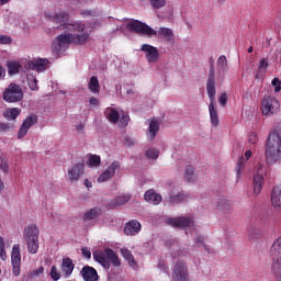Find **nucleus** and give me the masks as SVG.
I'll return each mask as SVG.
<instances>
[{
	"instance_id": "obj_61",
	"label": "nucleus",
	"mask_w": 281,
	"mask_h": 281,
	"mask_svg": "<svg viewBox=\"0 0 281 281\" xmlns=\"http://www.w3.org/2000/svg\"><path fill=\"white\" fill-rule=\"evenodd\" d=\"M90 104L91 106H98V104H100V101H98L97 98H90Z\"/></svg>"
},
{
	"instance_id": "obj_60",
	"label": "nucleus",
	"mask_w": 281,
	"mask_h": 281,
	"mask_svg": "<svg viewBox=\"0 0 281 281\" xmlns=\"http://www.w3.org/2000/svg\"><path fill=\"white\" fill-rule=\"evenodd\" d=\"M89 1L91 0H75L76 5L81 4V5H88Z\"/></svg>"
},
{
	"instance_id": "obj_19",
	"label": "nucleus",
	"mask_w": 281,
	"mask_h": 281,
	"mask_svg": "<svg viewBox=\"0 0 281 281\" xmlns=\"http://www.w3.org/2000/svg\"><path fill=\"white\" fill-rule=\"evenodd\" d=\"M81 277L85 281H98V270L90 266H85L80 271Z\"/></svg>"
},
{
	"instance_id": "obj_7",
	"label": "nucleus",
	"mask_w": 281,
	"mask_h": 281,
	"mask_svg": "<svg viewBox=\"0 0 281 281\" xmlns=\"http://www.w3.org/2000/svg\"><path fill=\"white\" fill-rule=\"evenodd\" d=\"M272 258L271 272L276 281H281V236L272 244L270 248Z\"/></svg>"
},
{
	"instance_id": "obj_35",
	"label": "nucleus",
	"mask_w": 281,
	"mask_h": 281,
	"mask_svg": "<svg viewBox=\"0 0 281 281\" xmlns=\"http://www.w3.org/2000/svg\"><path fill=\"white\" fill-rule=\"evenodd\" d=\"M88 89L91 91V93L100 92V81L98 80V77L93 76L90 78Z\"/></svg>"
},
{
	"instance_id": "obj_54",
	"label": "nucleus",
	"mask_w": 281,
	"mask_h": 281,
	"mask_svg": "<svg viewBox=\"0 0 281 281\" xmlns=\"http://www.w3.org/2000/svg\"><path fill=\"white\" fill-rule=\"evenodd\" d=\"M210 63H211V66H210V70H209V78L207 80H210V75L212 74V70H213V80L214 82H216V79H215V71H214V58H210Z\"/></svg>"
},
{
	"instance_id": "obj_13",
	"label": "nucleus",
	"mask_w": 281,
	"mask_h": 281,
	"mask_svg": "<svg viewBox=\"0 0 281 281\" xmlns=\"http://www.w3.org/2000/svg\"><path fill=\"white\" fill-rule=\"evenodd\" d=\"M140 52L145 54L147 63L155 64L159 61V49L150 44H143Z\"/></svg>"
},
{
	"instance_id": "obj_5",
	"label": "nucleus",
	"mask_w": 281,
	"mask_h": 281,
	"mask_svg": "<svg viewBox=\"0 0 281 281\" xmlns=\"http://www.w3.org/2000/svg\"><path fill=\"white\" fill-rule=\"evenodd\" d=\"M92 256L93 260L101 265L105 271L111 269V265H113V267H120V265H122L120 257L111 248H105L104 250H95Z\"/></svg>"
},
{
	"instance_id": "obj_22",
	"label": "nucleus",
	"mask_w": 281,
	"mask_h": 281,
	"mask_svg": "<svg viewBox=\"0 0 281 281\" xmlns=\"http://www.w3.org/2000/svg\"><path fill=\"white\" fill-rule=\"evenodd\" d=\"M74 261L71 258H64L61 261V272L64 273L65 278H71V273H74L75 269Z\"/></svg>"
},
{
	"instance_id": "obj_16",
	"label": "nucleus",
	"mask_w": 281,
	"mask_h": 281,
	"mask_svg": "<svg viewBox=\"0 0 281 281\" xmlns=\"http://www.w3.org/2000/svg\"><path fill=\"white\" fill-rule=\"evenodd\" d=\"M85 175V164H75L68 169L69 181H78Z\"/></svg>"
},
{
	"instance_id": "obj_40",
	"label": "nucleus",
	"mask_w": 281,
	"mask_h": 281,
	"mask_svg": "<svg viewBox=\"0 0 281 281\" xmlns=\"http://www.w3.org/2000/svg\"><path fill=\"white\" fill-rule=\"evenodd\" d=\"M30 254H38V239H26Z\"/></svg>"
},
{
	"instance_id": "obj_30",
	"label": "nucleus",
	"mask_w": 281,
	"mask_h": 281,
	"mask_svg": "<svg viewBox=\"0 0 281 281\" xmlns=\"http://www.w3.org/2000/svg\"><path fill=\"white\" fill-rule=\"evenodd\" d=\"M271 201L273 207H281V186L273 188Z\"/></svg>"
},
{
	"instance_id": "obj_17",
	"label": "nucleus",
	"mask_w": 281,
	"mask_h": 281,
	"mask_svg": "<svg viewBox=\"0 0 281 281\" xmlns=\"http://www.w3.org/2000/svg\"><path fill=\"white\" fill-rule=\"evenodd\" d=\"M36 122H37L36 115L27 116L20 127L19 135H18L19 139L26 136L27 131H30V127L34 126V124H36Z\"/></svg>"
},
{
	"instance_id": "obj_34",
	"label": "nucleus",
	"mask_w": 281,
	"mask_h": 281,
	"mask_svg": "<svg viewBox=\"0 0 281 281\" xmlns=\"http://www.w3.org/2000/svg\"><path fill=\"white\" fill-rule=\"evenodd\" d=\"M9 76H16L21 71V63L19 61H8L7 63Z\"/></svg>"
},
{
	"instance_id": "obj_53",
	"label": "nucleus",
	"mask_w": 281,
	"mask_h": 281,
	"mask_svg": "<svg viewBox=\"0 0 281 281\" xmlns=\"http://www.w3.org/2000/svg\"><path fill=\"white\" fill-rule=\"evenodd\" d=\"M45 273V268L40 267L38 269L34 270L31 276L32 278H38V276H43Z\"/></svg>"
},
{
	"instance_id": "obj_4",
	"label": "nucleus",
	"mask_w": 281,
	"mask_h": 281,
	"mask_svg": "<svg viewBox=\"0 0 281 281\" xmlns=\"http://www.w3.org/2000/svg\"><path fill=\"white\" fill-rule=\"evenodd\" d=\"M168 225H171V227H178L180 229H186L187 236L191 234V236H195V247H203V249L211 254L210 247L205 245V238L201 235H199V229L194 226V222L192 221V217H172L167 220Z\"/></svg>"
},
{
	"instance_id": "obj_12",
	"label": "nucleus",
	"mask_w": 281,
	"mask_h": 281,
	"mask_svg": "<svg viewBox=\"0 0 281 281\" xmlns=\"http://www.w3.org/2000/svg\"><path fill=\"white\" fill-rule=\"evenodd\" d=\"M217 72H216V80L217 82H224L225 76H227V71H229V65L227 63V57L225 55H221L217 58Z\"/></svg>"
},
{
	"instance_id": "obj_59",
	"label": "nucleus",
	"mask_w": 281,
	"mask_h": 281,
	"mask_svg": "<svg viewBox=\"0 0 281 281\" xmlns=\"http://www.w3.org/2000/svg\"><path fill=\"white\" fill-rule=\"evenodd\" d=\"M81 14H87L88 16H98L100 13L95 11H85V12H81Z\"/></svg>"
},
{
	"instance_id": "obj_39",
	"label": "nucleus",
	"mask_w": 281,
	"mask_h": 281,
	"mask_svg": "<svg viewBox=\"0 0 281 281\" xmlns=\"http://www.w3.org/2000/svg\"><path fill=\"white\" fill-rule=\"evenodd\" d=\"M26 80L31 91H38V80L36 77H34V75H27Z\"/></svg>"
},
{
	"instance_id": "obj_45",
	"label": "nucleus",
	"mask_w": 281,
	"mask_h": 281,
	"mask_svg": "<svg viewBox=\"0 0 281 281\" xmlns=\"http://www.w3.org/2000/svg\"><path fill=\"white\" fill-rule=\"evenodd\" d=\"M146 157L148 159H157L159 157V150H157L155 148H149L146 151Z\"/></svg>"
},
{
	"instance_id": "obj_9",
	"label": "nucleus",
	"mask_w": 281,
	"mask_h": 281,
	"mask_svg": "<svg viewBox=\"0 0 281 281\" xmlns=\"http://www.w3.org/2000/svg\"><path fill=\"white\" fill-rule=\"evenodd\" d=\"M280 109V102L276 98L266 97L261 101V113L262 115H273Z\"/></svg>"
},
{
	"instance_id": "obj_64",
	"label": "nucleus",
	"mask_w": 281,
	"mask_h": 281,
	"mask_svg": "<svg viewBox=\"0 0 281 281\" xmlns=\"http://www.w3.org/2000/svg\"><path fill=\"white\" fill-rule=\"evenodd\" d=\"M245 158H246V161H249V159H251V150L250 149L246 150Z\"/></svg>"
},
{
	"instance_id": "obj_49",
	"label": "nucleus",
	"mask_w": 281,
	"mask_h": 281,
	"mask_svg": "<svg viewBox=\"0 0 281 281\" xmlns=\"http://www.w3.org/2000/svg\"><path fill=\"white\" fill-rule=\"evenodd\" d=\"M12 265V273L15 278L21 276V263H11Z\"/></svg>"
},
{
	"instance_id": "obj_24",
	"label": "nucleus",
	"mask_w": 281,
	"mask_h": 281,
	"mask_svg": "<svg viewBox=\"0 0 281 281\" xmlns=\"http://www.w3.org/2000/svg\"><path fill=\"white\" fill-rule=\"evenodd\" d=\"M144 198L147 203H151L153 205H159L162 201L161 194L155 192V190L146 191Z\"/></svg>"
},
{
	"instance_id": "obj_51",
	"label": "nucleus",
	"mask_w": 281,
	"mask_h": 281,
	"mask_svg": "<svg viewBox=\"0 0 281 281\" xmlns=\"http://www.w3.org/2000/svg\"><path fill=\"white\" fill-rule=\"evenodd\" d=\"M12 43V37L9 35H0V45H10Z\"/></svg>"
},
{
	"instance_id": "obj_32",
	"label": "nucleus",
	"mask_w": 281,
	"mask_h": 281,
	"mask_svg": "<svg viewBox=\"0 0 281 281\" xmlns=\"http://www.w3.org/2000/svg\"><path fill=\"white\" fill-rule=\"evenodd\" d=\"M21 263V245L14 244L11 250V265Z\"/></svg>"
},
{
	"instance_id": "obj_10",
	"label": "nucleus",
	"mask_w": 281,
	"mask_h": 281,
	"mask_svg": "<svg viewBox=\"0 0 281 281\" xmlns=\"http://www.w3.org/2000/svg\"><path fill=\"white\" fill-rule=\"evenodd\" d=\"M267 175V167L265 165H258L254 177V192L258 194L262 191V183H265V177Z\"/></svg>"
},
{
	"instance_id": "obj_29",
	"label": "nucleus",
	"mask_w": 281,
	"mask_h": 281,
	"mask_svg": "<svg viewBox=\"0 0 281 281\" xmlns=\"http://www.w3.org/2000/svg\"><path fill=\"white\" fill-rule=\"evenodd\" d=\"M26 240H36L38 239V227L36 225H31L25 229L24 233Z\"/></svg>"
},
{
	"instance_id": "obj_43",
	"label": "nucleus",
	"mask_w": 281,
	"mask_h": 281,
	"mask_svg": "<svg viewBox=\"0 0 281 281\" xmlns=\"http://www.w3.org/2000/svg\"><path fill=\"white\" fill-rule=\"evenodd\" d=\"M0 258L5 261L8 260V252H5V241L3 237L0 236Z\"/></svg>"
},
{
	"instance_id": "obj_55",
	"label": "nucleus",
	"mask_w": 281,
	"mask_h": 281,
	"mask_svg": "<svg viewBox=\"0 0 281 281\" xmlns=\"http://www.w3.org/2000/svg\"><path fill=\"white\" fill-rule=\"evenodd\" d=\"M81 252L83 258H87L88 260L91 259V249H89L88 247H83L81 249Z\"/></svg>"
},
{
	"instance_id": "obj_50",
	"label": "nucleus",
	"mask_w": 281,
	"mask_h": 281,
	"mask_svg": "<svg viewBox=\"0 0 281 281\" xmlns=\"http://www.w3.org/2000/svg\"><path fill=\"white\" fill-rule=\"evenodd\" d=\"M248 142L249 144H251L252 146L255 144H258V134L256 132H251L248 136Z\"/></svg>"
},
{
	"instance_id": "obj_63",
	"label": "nucleus",
	"mask_w": 281,
	"mask_h": 281,
	"mask_svg": "<svg viewBox=\"0 0 281 281\" xmlns=\"http://www.w3.org/2000/svg\"><path fill=\"white\" fill-rule=\"evenodd\" d=\"M5 78V68H3V66L0 65V80Z\"/></svg>"
},
{
	"instance_id": "obj_3",
	"label": "nucleus",
	"mask_w": 281,
	"mask_h": 281,
	"mask_svg": "<svg viewBox=\"0 0 281 281\" xmlns=\"http://www.w3.org/2000/svg\"><path fill=\"white\" fill-rule=\"evenodd\" d=\"M266 164H281V123L270 132L266 144Z\"/></svg>"
},
{
	"instance_id": "obj_15",
	"label": "nucleus",
	"mask_w": 281,
	"mask_h": 281,
	"mask_svg": "<svg viewBox=\"0 0 281 281\" xmlns=\"http://www.w3.org/2000/svg\"><path fill=\"white\" fill-rule=\"evenodd\" d=\"M167 247L171 249L172 258H181V256H188V254H190L186 248H179V243L176 239H169L167 241Z\"/></svg>"
},
{
	"instance_id": "obj_31",
	"label": "nucleus",
	"mask_w": 281,
	"mask_h": 281,
	"mask_svg": "<svg viewBox=\"0 0 281 281\" xmlns=\"http://www.w3.org/2000/svg\"><path fill=\"white\" fill-rule=\"evenodd\" d=\"M100 164H102V158L95 154H89L87 156V166L89 168H99Z\"/></svg>"
},
{
	"instance_id": "obj_38",
	"label": "nucleus",
	"mask_w": 281,
	"mask_h": 281,
	"mask_svg": "<svg viewBox=\"0 0 281 281\" xmlns=\"http://www.w3.org/2000/svg\"><path fill=\"white\" fill-rule=\"evenodd\" d=\"M245 166H246V161L245 158H239L235 168L236 171V179H240V177H243V172H245Z\"/></svg>"
},
{
	"instance_id": "obj_25",
	"label": "nucleus",
	"mask_w": 281,
	"mask_h": 281,
	"mask_svg": "<svg viewBox=\"0 0 281 281\" xmlns=\"http://www.w3.org/2000/svg\"><path fill=\"white\" fill-rule=\"evenodd\" d=\"M157 133H159V120L153 119L149 122V127L147 131V139L149 142H153V139H155V137H157Z\"/></svg>"
},
{
	"instance_id": "obj_2",
	"label": "nucleus",
	"mask_w": 281,
	"mask_h": 281,
	"mask_svg": "<svg viewBox=\"0 0 281 281\" xmlns=\"http://www.w3.org/2000/svg\"><path fill=\"white\" fill-rule=\"evenodd\" d=\"M127 30H131V32H135L136 34H142L143 36H158V38H165L167 43L175 42V33L170 29L160 27L156 31L139 20H131L127 23Z\"/></svg>"
},
{
	"instance_id": "obj_26",
	"label": "nucleus",
	"mask_w": 281,
	"mask_h": 281,
	"mask_svg": "<svg viewBox=\"0 0 281 281\" xmlns=\"http://www.w3.org/2000/svg\"><path fill=\"white\" fill-rule=\"evenodd\" d=\"M267 69H269V60L267 58H262L259 61L258 69L255 74V78L260 80V78H265L267 75Z\"/></svg>"
},
{
	"instance_id": "obj_58",
	"label": "nucleus",
	"mask_w": 281,
	"mask_h": 281,
	"mask_svg": "<svg viewBox=\"0 0 281 281\" xmlns=\"http://www.w3.org/2000/svg\"><path fill=\"white\" fill-rule=\"evenodd\" d=\"M10 128H12V126H10V124L0 123V131H10Z\"/></svg>"
},
{
	"instance_id": "obj_33",
	"label": "nucleus",
	"mask_w": 281,
	"mask_h": 281,
	"mask_svg": "<svg viewBox=\"0 0 281 281\" xmlns=\"http://www.w3.org/2000/svg\"><path fill=\"white\" fill-rule=\"evenodd\" d=\"M101 212H102V210L100 207L90 209L83 215L85 223H88V221H93V220L98 218V216H100Z\"/></svg>"
},
{
	"instance_id": "obj_14",
	"label": "nucleus",
	"mask_w": 281,
	"mask_h": 281,
	"mask_svg": "<svg viewBox=\"0 0 281 281\" xmlns=\"http://www.w3.org/2000/svg\"><path fill=\"white\" fill-rule=\"evenodd\" d=\"M172 281H190L188 279V267L182 261H178L173 268Z\"/></svg>"
},
{
	"instance_id": "obj_46",
	"label": "nucleus",
	"mask_w": 281,
	"mask_h": 281,
	"mask_svg": "<svg viewBox=\"0 0 281 281\" xmlns=\"http://www.w3.org/2000/svg\"><path fill=\"white\" fill-rule=\"evenodd\" d=\"M150 5L154 7L156 10H159L166 5V0H149Z\"/></svg>"
},
{
	"instance_id": "obj_18",
	"label": "nucleus",
	"mask_w": 281,
	"mask_h": 281,
	"mask_svg": "<svg viewBox=\"0 0 281 281\" xmlns=\"http://www.w3.org/2000/svg\"><path fill=\"white\" fill-rule=\"evenodd\" d=\"M124 232L126 236H137V233L142 232V224L136 220H131L125 224Z\"/></svg>"
},
{
	"instance_id": "obj_62",
	"label": "nucleus",
	"mask_w": 281,
	"mask_h": 281,
	"mask_svg": "<svg viewBox=\"0 0 281 281\" xmlns=\"http://www.w3.org/2000/svg\"><path fill=\"white\" fill-rule=\"evenodd\" d=\"M158 269H160L161 271H166V263L162 260L158 262Z\"/></svg>"
},
{
	"instance_id": "obj_47",
	"label": "nucleus",
	"mask_w": 281,
	"mask_h": 281,
	"mask_svg": "<svg viewBox=\"0 0 281 281\" xmlns=\"http://www.w3.org/2000/svg\"><path fill=\"white\" fill-rule=\"evenodd\" d=\"M50 278L54 281L60 280V272H58V268H56V266L50 268Z\"/></svg>"
},
{
	"instance_id": "obj_11",
	"label": "nucleus",
	"mask_w": 281,
	"mask_h": 281,
	"mask_svg": "<svg viewBox=\"0 0 281 281\" xmlns=\"http://www.w3.org/2000/svg\"><path fill=\"white\" fill-rule=\"evenodd\" d=\"M120 161L114 160L110 166L98 177V183H104L106 181H111L113 177H115L116 170H120Z\"/></svg>"
},
{
	"instance_id": "obj_28",
	"label": "nucleus",
	"mask_w": 281,
	"mask_h": 281,
	"mask_svg": "<svg viewBox=\"0 0 281 281\" xmlns=\"http://www.w3.org/2000/svg\"><path fill=\"white\" fill-rule=\"evenodd\" d=\"M121 254L123 256V258L125 260H127L130 267H132V269H137V261H135V257H133V252H131V250L123 248L121 249Z\"/></svg>"
},
{
	"instance_id": "obj_27",
	"label": "nucleus",
	"mask_w": 281,
	"mask_h": 281,
	"mask_svg": "<svg viewBox=\"0 0 281 281\" xmlns=\"http://www.w3.org/2000/svg\"><path fill=\"white\" fill-rule=\"evenodd\" d=\"M131 201V194H122L114 198L110 203L109 207H120V205H124V203H128Z\"/></svg>"
},
{
	"instance_id": "obj_42",
	"label": "nucleus",
	"mask_w": 281,
	"mask_h": 281,
	"mask_svg": "<svg viewBox=\"0 0 281 281\" xmlns=\"http://www.w3.org/2000/svg\"><path fill=\"white\" fill-rule=\"evenodd\" d=\"M128 115L126 113H124V111H122V113L120 114V117H119V126L121 128H124L125 126H128Z\"/></svg>"
},
{
	"instance_id": "obj_36",
	"label": "nucleus",
	"mask_w": 281,
	"mask_h": 281,
	"mask_svg": "<svg viewBox=\"0 0 281 281\" xmlns=\"http://www.w3.org/2000/svg\"><path fill=\"white\" fill-rule=\"evenodd\" d=\"M20 113L21 110L16 108L8 109L3 112V117H5V120H16Z\"/></svg>"
},
{
	"instance_id": "obj_52",
	"label": "nucleus",
	"mask_w": 281,
	"mask_h": 281,
	"mask_svg": "<svg viewBox=\"0 0 281 281\" xmlns=\"http://www.w3.org/2000/svg\"><path fill=\"white\" fill-rule=\"evenodd\" d=\"M272 87H274V91L278 93L281 90V81L279 78H274L271 81Z\"/></svg>"
},
{
	"instance_id": "obj_57",
	"label": "nucleus",
	"mask_w": 281,
	"mask_h": 281,
	"mask_svg": "<svg viewBox=\"0 0 281 281\" xmlns=\"http://www.w3.org/2000/svg\"><path fill=\"white\" fill-rule=\"evenodd\" d=\"M220 104H221V106H225V104H227V93H222L221 94Z\"/></svg>"
},
{
	"instance_id": "obj_44",
	"label": "nucleus",
	"mask_w": 281,
	"mask_h": 281,
	"mask_svg": "<svg viewBox=\"0 0 281 281\" xmlns=\"http://www.w3.org/2000/svg\"><path fill=\"white\" fill-rule=\"evenodd\" d=\"M0 170L4 175H8V172H10V165H8V160H5V158L3 157L0 158Z\"/></svg>"
},
{
	"instance_id": "obj_37",
	"label": "nucleus",
	"mask_w": 281,
	"mask_h": 281,
	"mask_svg": "<svg viewBox=\"0 0 281 281\" xmlns=\"http://www.w3.org/2000/svg\"><path fill=\"white\" fill-rule=\"evenodd\" d=\"M196 179V176L194 175V167L188 166L184 171V180L188 181V183H194Z\"/></svg>"
},
{
	"instance_id": "obj_23",
	"label": "nucleus",
	"mask_w": 281,
	"mask_h": 281,
	"mask_svg": "<svg viewBox=\"0 0 281 281\" xmlns=\"http://www.w3.org/2000/svg\"><path fill=\"white\" fill-rule=\"evenodd\" d=\"M169 203H182V201H188V195L183 194V192L179 193L177 189H172L167 196Z\"/></svg>"
},
{
	"instance_id": "obj_20",
	"label": "nucleus",
	"mask_w": 281,
	"mask_h": 281,
	"mask_svg": "<svg viewBox=\"0 0 281 281\" xmlns=\"http://www.w3.org/2000/svg\"><path fill=\"white\" fill-rule=\"evenodd\" d=\"M105 117L111 122L112 124H117L120 121V115L122 114V109L120 108H108L105 111Z\"/></svg>"
},
{
	"instance_id": "obj_1",
	"label": "nucleus",
	"mask_w": 281,
	"mask_h": 281,
	"mask_svg": "<svg viewBox=\"0 0 281 281\" xmlns=\"http://www.w3.org/2000/svg\"><path fill=\"white\" fill-rule=\"evenodd\" d=\"M45 16L54 23L58 24V30H67L68 33L57 35L52 44V49L56 54L65 52L69 45H85L89 41L91 31H86L87 26L82 22L69 23V14L65 11H59L55 14L45 13Z\"/></svg>"
},
{
	"instance_id": "obj_48",
	"label": "nucleus",
	"mask_w": 281,
	"mask_h": 281,
	"mask_svg": "<svg viewBox=\"0 0 281 281\" xmlns=\"http://www.w3.org/2000/svg\"><path fill=\"white\" fill-rule=\"evenodd\" d=\"M42 214H46L48 216L50 223H56V213L47 212V207L42 209Z\"/></svg>"
},
{
	"instance_id": "obj_56",
	"label": "nucleus",
	"mask_w": 281,
	"mask_h": 281,
	"mask_svg": "<svg viewBox=\"0 0 281 281\" xmlns=\"http://www.w3.org/2000/svg\"><path fill=\"white\" fill-rule=\"evenodd\" d=\"M127 98H131L132 100H135V98H137L139 94L137 92H135L133 89H128L126 91Z\"/></svg>"
},
{
	"instance_id": "obj_41",
	"label": "nucleus",
	"mask_w": 281,
	"mask_h": 281,
	"mask_svg": "<svg viewBox=\"0 0 281 281\" xmlns=\"http://www.w3.org/2000/svg\"><path fill=\"white\" fill-rule=\"evenodd\" d=\"M232 204H229V201L226 199H220L217 202V210H222L223 212H227V210H231Z\"/></svg>"
},
{
	"instance_id": "obj_21",
	"label": "nucleus",
	"mask_w": 281,
	"mask_h": 281,
	"mask_svg": "<svg viewBox=\"0 0 281 281\" xmlns=\"http://www.w3.org/2000/svg\"><path fill=\"white\" fill-rule=\"evenodd\" d=\"M29 67L33 69V71H45L47 67H49V60L46 58H38L32 61H29Z\"/></svg>"
},
{
	"instance_id": "obj_8",
	"label": "nucleus",
	"mask_w": 281,
	"mask_h": 281,
	"mask_svg": "<svg viewBox=\"0 0 281 281\" xmlns=\"http://www.w3.org/2000/svg\"><path fill=\"white\" fill-rule=\"evenodd\" d=\"M23 100V89L16 83H10L3 92V101L12 104L14 102H21Z\"/></svg>"
},
{
	"instance_id": "obj_6",
	"label": "nucleus",
	"mask_w": 281,
	"mask_h": 281,
	"mask_svg": "<svg viewBox=\"0 0 281 281\" xmlns=\"http://www.w3.org/2000/svg\"><path fill=\"white\" fill-rule=\"evenodd\" d=\"M206 93L210 98L209 113L212 126H218V112L214 108V99L216 98V83L214 81V70L211 69V75L206 81Z\"/></svg>"
}]
</instances>
